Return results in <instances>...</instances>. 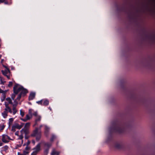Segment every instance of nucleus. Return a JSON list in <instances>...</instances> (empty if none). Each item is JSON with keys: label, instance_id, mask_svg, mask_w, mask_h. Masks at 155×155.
<instances>
[{"label": "nucleus", "instance_id": "nucleus-1", "mask_svg": "<svg viewBox=\"0 0 155 155\" xmlns=\"http://www.w3.org/2000/svg\"><path fill=\"white\" fill-rule=\"evenodd\" d=\"M5 107L4 110L2 113V116L4 118H6L8 116V112L12 114L13 115H15L17 113V111L15 108L14 107L13 109H12L7 103L5 102Z\"/></svg>", "mask_w": 155, "mask_h": 155}, {"label": "nucleus", "instance_id": "nucleus-2", "mask_svg": "<svg viewBox=\"0 0 155 155\" xmlns=\"http://www.w3.org/2000/svg\"><path fill=\"white\" fill-rule=\"evenodd\" d=\"M13 90L15 94H18V92H20V94L22 95H25L28 92L26 89L18 84H16L14 86Z\"/></svg>", "mask_w": 155, "mask_h": 155}, {"label": "nucleus", "instance_id": "nucleus-3", "mask_svg": "<svg viewBox=\"0 0 155 155\" xmlns=\"http://www.w3.org/2000/svg\"><path fill=\"white\" fill-rule=\"evenodd\" d=\"M117 10L118 12H124L126 13H130V11H128L127 8L124 6H119L117 4L116 5Z\"/></svg>", "mask_w": 155, "mask_h": 155}, {"label": "nucleus", "instance_id": "nucleus-4", "mask_svg": "<svg viewBox=\"0 0 155 155\" xmlns=\"http://www.w3.org/2000/svg\"><path fill=\"white\" fill-rule=\"evenodd\" d=\"M3 66L5 68V70H2L1 72L4 76H6L8 79H10L11 74L9 69L6 66L4 65Z\"/></svg>", "mask_w": 155, "mask_h": 155}, {"label": "nucleus", "instance_id": "nucleus-5", "mask_svg": "<svg viewBox=\"0 0 155 155\" xmlns=\"http://www.w3.org/2000/svg\"><path fill=\"white\" fill-rule=\"evenodd\" d=\"M32 135L36 137V140H37L38 141L40 139L41 136V132L38 131V128H36L35 129Z\"/></svg>", "mask_w": 155, "mask_h": 155}, {"label": "nucleus", "instance_id": "nucleus-6", "mask_svg": "<svg viewBox=\"0 0 155 155\" xmlns=\"http://www.w3.org/2000/svg\"><path fill=\"white\" fill-rule=\"evenodd\" d=\"M20 134L19 136L20 137V138H23L25 136V138H27L26 135L29 133V130H25L24 128H22L20 131Z\"/></svg>", "mask_w": 155, "mask_h": 155}, {"label": "nucleus", "instance_id": "nucleus-7", "mask_svg": "<svg viewBox=\"0 0 155 155\" xmlns=\"http://www.w3.org/2000/svg\"><path fill=\"white\" fill-rule=\"evenodd\" d=\"M2 137L1 139L2 141L5 143H8L10 140H13V139H11L8 135L5 134L2 135Z\"/></svg>", "mask_w": 155, "mask_h": 155}, {"label": "nucleus", "instance_id": "nucleus-8", "mask_svg": "<svg viewBox=\"0 0 155 155\" xmlns=\"http://www.w3.org/2000/svg\"><path fill=\"white\" fill-rule=\"evenodd\" d=\"M40 143H39L34 149V151L32 153L31 155H36L37 154V152L40 150Z\"/></svg>", "mask_w": 155, "mask_h": 155}, {"label": "nucleus", "instance_id": "nucleus-9", "mask_svg": "<svg viewBox=\"0 0 155 155\" xmlns=\"http://www.w3.org/2000/svg\"><path fill=\"white\" fill-rule=\"evenodd\" d=\"M32 117V115L31 114H27L26 116V117L25 118H21L20 119L21 120L24 122H26L27 120H30Z\"/></svg>", "mask_w": 155, "mask_h": 155}, {"label": "nucleus", "instance_id": "nucleus-10", "mask_svg": "<svg viewBox=\"0 0 155 155\" xmlns=\"http://www.w3.org/2000/svg\"><path fill=\"white\" fill-rule=\"evenodd\" d=\"M18 141L19 143L17 144V147H20L21 146V145L23 143V138H21V139H20V137L19 136V137L18 139Z\"/></svg>", "mask_w": 155, "mask_h": 155}, {"label": "nucleus", "instance_id": "nucleus-11", "mask_svg": "<svg viewBox=\"0 0 155 155\" xmlns=\"http://www.w3.org/2000/svg\"><path fill=\"white\" fill-rule=\"evenodd\" d=\"M15 128L18 129H20L21 128V127L18 124L16 123L14 124L12 127V130L13 131H15Z\"/></svg>", "mask_w": 155, "mask_h": 155}, {"label": "nucleus", "instance_id": "nucleus-12", "mask_svg": "<svg viewBox=\"0 0 155 155\" xmlns=\"http://www.w3.org/2000/svg\"><path fill=\"white\" fill-rule=\"evenodd\" d=\"M60 153L59 152L54 149L52 150L51 154V155H59Z\"/></svg>", "mask_w": 155, "mask_h": 155}, {"label": "nucleus", "instance_id": "nucleus-13", "mask_svg": "<svg viewBox=\"0 0 155 155\" xmlns=\"http://www.w3.org/2000/svg\"><path fill=\"white\" fill-rule=\"evenodd\" d=\"M17 100H16V99L14 101V104H13L12 105V109H13L14 107L15 108V109H16V110L17 111V112L18 111V110L16 108V107L18 104V102L17 101Z\"/></svg>", "mask_w": 155, "mask_h": 155}, {"label": "nucleus", "instance_id": "nucleus-14", "mask_svg": "<svg viewBox=\"0 0 155 155\" xmlns=\"http://www.w3.org/2000/svg\"><path fill=\"white\" fill-rule=\"evenodd\" d=\"M45 134L46 135H47L49 132L50 128L47 126L45 125Z\"/></svg>", "mask_w": 155, "mask_h": 155}, {"label": "nucleus", "instance_id": "nucleus-15", "mask_svg": "<svg viewBox=\"0 0 155 155\" xmlns=\"http://www.w3.org/2000/svg\"><path fill=\"white\" fill-rule=\"evenodd\" d=\"M35 93L34 92L31 93L29 96V100H32L35 97Z\"/></svg>", "mask_w": 155, "mask_h": 155}, {"label": "nucleus", "instance_id": "nucleus-16", "mask_svg": "<svg viewBox=\"0 0 155 155\" xmlns=\"http://www.w3.org/2000/svg\"><path fill=\"white\" fill-rule=\"evenodd\" d=\"M30 125V123L28 122L25 124L24 127L23 128L25 130H29V128Z\"/></svg>", "mask_w": 155, "mask_h": 155}, {"label": "nucleus", "instance_id": "nucleus-17", "mask_svg": "<svg viewBox=\"0 0 155 155\" xmlns=\"http://www.w3.org/2000/svg\"><path fill=\"white\" fill-rule=\"evenodd\" d=\"M30 149V148L28 146H27L25 148V150H24L23 151L24 152H26L27 153V155H28Z\"/></svg>", "mask_w": 155, "mask_h": 155}, {"label": "nucleus", "instance_id": "nucleus-18", "mask_svg": "<svg viewBox=\"0 0 155 155\" xmlns=\"http://www.w3.org/2000/svg\"><path fill=\"white\" fill-rule=\"evenodd\" d=\"M43 105L47 106L48 105L49 102L48 100L47 99H43Z\"/></svg>", "mask_w": 155, "mask_h": 155}, {"label": "nucleus", "instance_id": "nucleus-19", "mask_svg": "<svg viewBox=\"0 0 155 155\" xmlns=\"http://www.w3.org/2000/svg\"><path fill=\"white\" fill-rule=\"evenodd\" d=\"M6 100L8 102V104H12V105L13 104V103L12 102V101L10 97H8L6 98Z\"/></svg>", "mask_w": 155, "mask_h": 155}, {"label": "nucleus", "instance_id": "nucleus-20", "mask_svg": "<svg viewBox=\"0 0 155 155\" xmlns=\"http://www.w3.org/2000/svg\"><path fill=\"white\" fill-rule=\"evenodd\" d=\"M0 83L1 84H4L6 82L4 79L2 77L0 78Z\"/></svg>", "mask_w": 155, "mask_h": 155}, {"label": "nucleus", "instance_id": "nucleus-21", "mask_svg": "<svg viewBox=\"0 0 155 155\" xmlns=\"http://www.w3.org/2000/svg\"><path fill=\"white\" fill-rule=\"evenodd\" d=\"M13 121V119L12 118H10L9 120V126L11 125Z\"/></svg>", "mask_w": 155, "mask_h": 155}, {"label": "nucleus", "instance_id": "nucleus-22", "mask_svg": "<svg viewBox=\"0 0 155 155\" xmlns=\"http://www.w3.org/2000/svg\"><path fill=\"white\" fill-rule=\"evenodd\" d=\"M142 31L143 34L145 35H147L148 33V31L146 29L144 28L142 29Z\"/></svg>", "mask_w": 155, "mask_h": 155}, {"label": "nucleus", "instance_id": "nucleus-23", "mask_svg": "<svg viewBox=\"0 0 155 155\" xmlns=\"http://www.w3.org/2000/svg\"><path fill=\"white\" fill-rule=\"evenodd\" d=\"M121 146V144L120 143H117L115 144V147H116L119 148H120Z\"/></svg>", "mask_w": 155, "mask_h": 155}, {"label": "nucleus", "instance_id": "nucleus-24", "mask_svg": "<svg viewBox=\"0 0 155 155\" xmlns=\"http://www.w3.org/2000/svg\"><path fill=\"white\" fill-rule=\"evenodd\" d=\"M20 114L22 117H23L25 115L24 111L22 110H20Z\"/></svg>", "mask_w": 155, "mask_h": 155}, {"label": "nucleus", "instance_id": "nucleus-25", "mask_svg": "<svg viewBox=\"0 0 155 155\" xmlns=\"http://www.w3.org/2000/svg\"><path fill=\"white\" fill-rule=\"evenodd\" d=\"M7 91H8V90H5V91L2 90L0 88V93H2L3 94H5L7 92Z\"/></svg>", "mask_w": 155, "mask_h": 155}, {"label": "nucleus", "instance_id": "nucleus-26", "mask_svg": "<svg viewBox=\"0 0 155 155\" xmlns=\"http://www.w3.org/2000/svg\"><path fill=\"white\" fill-rule=\"evenodd\" d=\"M8 147L7 146H5L2 147V149H3V150L5 151H6L8 150Z\"/></svg>", "mask_w": 155, "mask_h": 155}, {"label": "nucleus", "instance_id": "nucleus-27", "mask_svg": "<svg viewBox=\"0 0 155 155\" xmlns=\"http://www.w3.org/2000/svg\"><path fill=\"white\" fill-rule=\"evenodd\" d=\"M41 117L40 116H37L35 120L36 122L40 121L41 120Z\"/></svg>", "mask_w": 155, "mask_h": 155}, {"label": "nucleus", "instance_id": "nucleus-28", "mask_svg": "<svg viewBox=\"0 0 155 155\" xmlns=\"http://www.w3.org/2000/svg\"><path fill=\"white\" fill-rule=\"evenodd\" d=\"M5 127V126L3 124L0 125V131L3 130Z\"/></svg>", "mask_w": 155, "mask_h": 155}, {"label": "nucleus", "instance_id": "nucleus-29", "mask_svg": "<svg viewBox=\"0 0 155 155\" xmlns=\"http://www.w3.org/2000/svg\"><path fill=\"white\" fill-rule=\"evenodd\" d=\"M27 155V153L26 152H24L23 153H21L19 152L18 153V155Z\"/></svg>", "mask_w": 155, "mask_h": 155}, {"label": "nucleus", "instance_id": "nucleus-30", "mask_svg": "<svg viewBox=\"0 0 155 155\" xmlns=\"http://www.w3.org/2000/svg\"><path fill=\"white\" fill-rule=\"evenodd\" d=\"M15 94L14 93V94H13L12 95V99L13 100H14L15 98V95L16 94Z\"/></svg>", "mask_w": 155, "mask_h": 155}, {"label": "nucleus", "instance_id": "nucleus-31", "mask_svg": "<svg viewBox=\"0 0 155 155\" xmlns=\"http://www.w3.org/2000/svg\"><path fill=\"white\" fill-rule=\"evenodd\" d=\"M43 100H41L40 101H38L36 102V103L39 104H42V102H43Z\"/></svg>", "mask_w": 155, "mask_h": 155}, {"label": "nucleus", "instance_id": "nucleus-32", "mask_svg": "<svg viewBox=\"0 0 155 155\" xmlns=\"http://www.w3.org/2000/svg\"><path fill=\"white\" fill-rule=\"evenodd\" d=\"M21 95H22L21 94H19L18 95V97L16 99V100H19V99H20V98H21Z\"/></svg>", "mask_w": 155, "mask_h": 155}, {"label": "nucleus", "instance_id": "nucleus-33", "mask_svg": "<svg viewBox=\"0 0 155 155\" xmlns=\"http://www.w3.org/2000/svg\"><path fill=\"white\" fill-rule=\"evenodd\" d=\"M30 143V142L29 141H27V142L26 143H24V144H23V146H25V145H26L27 146H28V145Z\"/></svg>", "mask_w": 155, "mask_h": 155}, {"label": "nucleus", "instance_id": "nucleus-34", "mask_svg": "<svg viewBox=\"0 0 155 155\" xmlns=\"http://www.w3.org/2000/svg\"><path fill=\"white\" fill-rule=\"evenodd\" d=\"M45 146H47L48 147H50L51 146V144L50 143H46L45 144Z\"/></svg>", "mask_w": 155, "mask_h": 155}, {"label": "nucleus", "instance_id": "nucleus-35", "mask_svg": "<svg viewBox=\"0 0 155 155\" xmlns=\"http://www.w3.org/2000/svg\"><path fill=\"white\" fill-rule=\"evenodd\" d=\"M12 82H9V84H8V87H11L12 86Z\"/></svg>", "mask_w": 155, "mask_h": 155}, {"label": "nucleus", "instance_id": "nucleus-36", "mask_svg": "<svg viewBox=\"0 0 155 155\" xmlns=\"http://www.w3.org/2000/svg\"><path fill=\"white\" fill-rule=\"evenodd\" d=\"M32 109H30L29 110V114L32 115Z\"/></svg>", "mask_w": 155, "mask_h": 155}, {"label": "nucleus", "instance_id": "nucleus-37", "mask_svg": "<svg viewBox=\"0 0 155 155\" xmlns=\"http://www.w3.org/2000/svg\"><path fill=\"white\" fill-rule=\"evenodd\" d=\"M24 124V123H21V124L20 125V127H21V128L23 127Z\"/></svg>", "mask_w": 155, "mask_h": 155}, {"label": "nucleus", "instance_id": "nucleus-38", "mask_svg": "<svg viewBox=\"0 0 155 155\" xmlns=\"http://www.w3.org/2000/svg\"><path fill=\"white\" fill-rule=\"evenodd\" d=\"M55 138V136L54 135L52 136V138L51 139V140H53L54 138Z\"/></svg>", "mask_w": 155, "mask_h": 155}, {"label": "nucleus", "instance_id": "nucleus-39", "mask_svg": "<svg viewBox=\"0 0 155 155\" xmlns=\"http://www.w3.org/2000/svg\"><path fill=\"white\" fill-rule=\"evenodd\" d=\"M15 134L16 135H17L19 137V135H18V132H16L15 133Z\"/></svg>", "mask_w": 155, "mask_h": 155}, {"label": "nucleus", "instance_id": "nucleus-40", "mask_svg": "<svg viewBox=\"0 0 155 155\" xmlns=\"http://www.w3.org/2000/svg\"><path fill=\"white\" fill-rule=\"evenodd\" d=\"M3 143L0 140V147L3 145Z\"/></svg>", "mask_w": 155, "mask_h": 155}, {"label": "nucleus", "instance_id": "nucleus-41", "mask_svg": "<svg viewBox=\"0 0 155 155\" xmlns=\"http://www.w3.org/2000/svg\"><path fill=\"white\" fill-rule=\"evenodd\" d=\"M4 2L5 4H8V2L7 1H5L4 2Z\"/></svg>", "mask_w": 155, "mask_h": 155}, {"label": "nucleus", "instance_id": "nucleus-42", "mask_svg": "<svg viewBox=\"0 0 155 155\" xmlns=\"http://www.w3.org/2000/svg\"><path fill=\"white\" fill-rule=\"evenodd\" d=\"M34 115L35 116H37V113L36 112H35V113L34 114Z\"/></svg>", "mask_w": 155, "mask_h": 155}, {"label": "nucleus", "instance_id": "nucleus-43", "mask_svg": "<svg viewBox=\"0 0 155 155\" xmlns=\"http://www.w3.org/2000/svg\"><path fill=\"white\" fill-rule=\"evenodd\" d=\"M5 0H2V1H0V4L1 3H3L5 1Z\"/></svg>", "mask_w": 155, "mask_h": 155}, {"label": "nucleus", "instance_id": "nucleus-44", "mask_svg": "<svg viewBox=\"0 0 155 155\" xmlns=\"http://www.w3.org/2000/svg\"><path fill=\"white\" fill-rule=\"evenodd\" d=\"M42 127V125H41L40 126V127H39V128L40 129Z\"/></svg>", "mask_w": 155, "mask_h": 155}, {"label": "nucleus", "instance_id": "nucleus-45", "mask_svg": "<svg viewBox=\"0 0 155 155\" xmlns=\"http://www.w3.org/2000/svg\"><path fill=\"white\" fill-rule=\"evenodd\" d=\"M3 60H3V59H2V60H1V62H3Z\"/></svg>", "mask_w": 155, "mask_h": 155}, {"label": "nucleus", "instance_id": "nucleus-46", "mask_svg": "<svg viewBox=\"0 0 155 155\" xmlns=\"http://www.w3.org/2000/svg\"><path fill=\"white\" fill-rule=\"evenodd\" d=\"M5 97H4V98H5ZM4 99L3 100H2V101H3L4 100Z\"/></svg>", "mask_w": 155, "mask_h": 155}, {"label": "nucleus", "instance_id": "nucleus-47", "mask_svg": "<svg viewBox=\"0 0 155 155\" xmlns=\"http://www.w3.org/2000/svg\"><path fill=\"white\" fill-rule=\"evenodd\" d=\"M34 144L35 143V142L34 141H33Z\"/></svg>", "mask_w": 155, "mask_h": 155}, {"label": "nucleus", "instance_id": "nucleus-48", "mask_svg": "<svg viewBox=\"0 0 155 155\" xmlns=\"http://www.w3.org/2000/svg\"><path fill=\"white\" fill-rule=\"evenodd\" d=\"M1 55H0V59L1 58Z\"/></svg>", "mask_w": 155, "mask_h": 155}, {"label": "nucleus", "instance_id": "nucleus-49", "mask_svg": "<svg viewBox=\"0 0 155 155\" xmlns=\"http://www.w3.org/2000/svg\"><path fill=\"white\" fill-rule=\"evenodd\" d=\"M1 77H1V76L0 75V78H1Z\"/></svg>", "mask_w": 155, "mask_h": 155}, {"label": "nucleus", "instance_id": "nucleus-50", "mask_svg": "<svg viewBox=\"0 0 155 155\" xmlns=\"http://www.w3.org/2000/svg\"><path fill=\"white\" fill-rule=\"evenodd\" d=\"M0 1H1V2L2 1V0H0Z\"/></svg>", "mask_w": 155, "mask_h": 155}, {"label": "nucleus", "instance_id": "nucleus-51", "mask_svg": "<svg viewBox=\"0 0 155 155\" xmlns=\"http://www.w3.org/2000/svg\"><path fill=\"white\" fill-rule=\"evenodd\" d=\"M154 39H155V38Z\"/></svg>", "mask_w": 155, "mask_h": 155}]
</instances>
